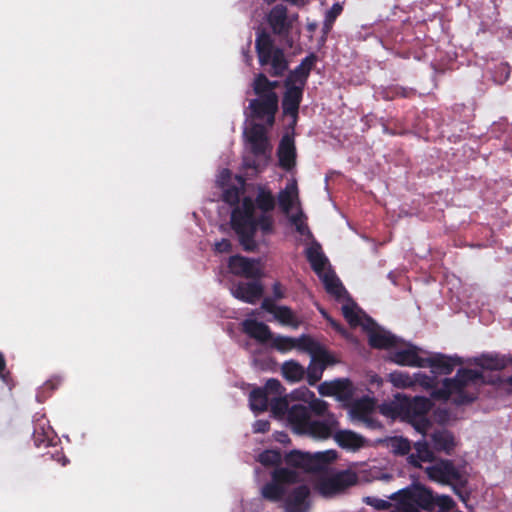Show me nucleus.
<instances>
[{
  "label": "nucleus",
  "instance_id": "nucleus-1",
  "mask_svg": "<svg viewBox=\"0 0 512 512\" xmlns=\"http://www.w3.org/2000/svg\"><path fill=\"white\" fill-rule=\"evenodd\" d=\"M276 207V199L270 188L258 185L255 199L244 197L240 206L231 212V227L238 236L243 250L255 252L257 230L263 235L274 233L275 220L271 214Z\"/></svg>",
  "mask_w": 512,
  "mask_h": 512
},
{
  "label": "nucleus",
  "instance_id": "nucleus-2",
  "mask_svg": "<svg viewBox=\"0 0 512 512\" xmlns=\"http://www.w3.org/2000/svg\"><path fill=\"white\" fill-rule=\"evenodd\" d=\"M482 372L469 368H461L457 371L453 378L443 380L441 387L435 389L432 393L433 397L439 400H448L451 395L455 394L454 402L458 405L472 403L476 396L469 394L465 388L470 383L482 380Z\"/></svg>",
  "mask_w": 512,
  "mask_h": 512
},
{
  "label": "nucleus",
  "instance_id": "nucleus-3",
  "mask_svg": "<svg viewBox=\"0 0 512 512\" xmlns=\"http://www.w3.org/2000/svg\"><path fill=\"white\" fill-rule=\"evenodd\" d=\"M427 477L433 481L443 485H450L454 493L462 500L466 501L468 492L466 486L468 479L449 459H439L425 468Z\"/></svg>",
  "mask_w": 512,
  "mask_h": 512
},
{
  "label": "nucleus",
  "instance_id": "nucleus-4",
  "mask_svg": "<svg viewBox=\"0 0 512 512\" xmlns=\"http://www.w3.org/2000/svg\"><path fill=\"white\" fill-rule=\"evenodd\" d=\"M255 50L261 66L270 65L269 74L272 77H281L288 69V61L283 49L274 45L271 35L264 29L257 32Z\"/></svg>",
  "mask_w": 512,
  "mask_h": 512
},
{
  "label": "nucleus",
  "instance_id": "nucleus-5",
  "mask_svg": "<svg viewBox=\"0 0 512 512\" xmlns=\"http://www.w3.org/2000/svg\"><path fill=\"white\" fill-rule=\"evenodd\" d=\"M336 458L337 454L334 450H327L312 454L295 449L286 453L284 461L289 467L309 473L325 470L326 467Z\"/></svg>",
  "mask_w": 512,
  "mask_h": 512
},
{
  "label": "nucleus",
  "instance_id": "nucleus-6",
  "mask_svg": "<svg viewBox=\"0 0 512 512\" xmlns=\"http://www.w3.org/2000/svg\"><path fill=\"white\" fill-rule=\"evenodd\" d=\"M358 482L357 474L351 470H342L319 478L316 489L325 498H331L344 492Z\"/></svg>",
  "mask_w": 512,
  "mask_h": 512
},
{
  "label": "nucleus",
  "instance_id": "nucleus-7",
  "mask_svg": "<svg viewBox=\"0 0 512 512\" xmlns=\"http://www.w3.org/2000/svg\"><path fill=\"white\" fill-rule=\"evenodd\" d=\"M249 108L254 118L260 120L267 118L268 124L272 125L278 111V96L276 93H271L264 97L252 99L249 102Z\"/></svg>",
  "mask_w": 512,
  "mask_h": 512
},
{
  "label": "nucleus",
  "instance_id": "nucleus-8",
  "mask_svg": "<svg viewBox=\"0 0 512 512\" xmlns=\"http://www.w3.org/2000/svg\"><path fill=\"white\" fill-rule=\"evenodd\" d=\"M228 267L236 276L248 279H259L262 276L260 260L234 255L229 258Z\"/></svg>",
  "mask_w": 512,
  "mask_h": 512
},
{
  "label": "nucleus",
  "instance_id": "nucleus-9",
  "mask_svg": "<svg viewBox=\"0 0 512 512\" xmlns=\"http://www.w3.org/2000/svg\"><path fill=\"white\" fill-rule=\"evenodd\" d=\"M399 500L410 501L412 504H416L423 509H429L434 504V496L432 492L420 485L407 487L399 490L395 493V497Z\"/></svg>",
  "mask_w": 512,
  "mask_h": 512
},
{
  "label": "nucleus",
  "instance_id": "nucleus-10",
  "mask_svg": "<svg viewBox=\"0 0 512 512\" xmlns=\"http://www.w3.org/2000/svg\"><path fill=\"white\" fill-rule=\"evenodd\" d=\"M246 136L250 143L252 154L256 157L263 156L268 159L271 147L265 127L262 124H254L246 132Z\"/></svg>",
  "mask_w": 512,
  "mask_h": 512
},
{
  "label": "nucleus",
  "instance_id": "nucleus-11",
  "mask_svg": "<svg viewBox=\"0 0 512 512\" xmlns=\"http://www.w3.org/2000/svg\"><path fill=\"white\" fill-rule=\"evenodd\" d=\"M317 62L315 53L307 55L298 66L291 70L284 80V86L297 85L298 87L305 88L307 80L310 76L312 69Z\"/></svg>",
  "mask_w": 512,
  "mask_h": 512
},
{
  "label": "nucleus",
  "instance_id": "nucleus-12",
  "mask_svg": "<svg viewBox=\"0 0 512 512\" xmlns=\"http://www.w3.org/2000/svg\"><path fill=\"white\" fill-rule=\"evenodd\" d=\"M278 165L285 171H291L296 165V146L294 135L285 133L277 148Z\"/></svg>",
  "mask_w": 512,
  "mask_h": 512
},
{
  "label": "nucleus",
  "instance_id": "nucleus-13",
  "mask_svg": "<svg viewBox=\"0 0 512 512\" xmlns=\"http://www.w3.org/2000/svg\"><path fill=\"white\" fill-rule=\"evenodd\" d=\"M285 92L282 98V109L283 113L287 116H291L294 119V123L297 120L299 107L303 99V87L297 85L284 86Z\"/></svg>",
  "mask_w": 512,
  "mask_h": 512
},
{
  "label": "nucleus",
  "instance_id": "nucleus-14",
  "mask_svg": "<svg viewBox=\"0 0 512 512\" xmlns=\"http://www.w3.org/2000/svg\"><path fill=\"white\" fill-rule=\"evenodd\" d=\"M423 364V368L429 367L435 374L448 375L452 373L456 365L462 364V360L458 357L454 358L437 353L431 357L424 358Z\"/></svg>",
  "mask_w": 512,
  "mask_h": 512
},
{
  "label": "nucleus",
  "instance_id": "nucleus-15",
  "mask_svg": "<svg viewBox=\"0 0 512 512\" xmlns=\"http://www.w3.org/2000/svg\"><path fill=\"white\" fill-rule=\"evenodd\" d=\"M310 489L307 485H300L294 488L286 498V512H308Z\"/></svg>",
  "mask_w": 512,
  "mask_h": 512
},
{
  "label": "nucleus",
  "instance_id": "nucleus-16",
  "mask_svg": "<svg viewBox=\"0 0 512 512\" xmlns=\"http://www.w3.org/2000/svg\"><path fill=\"white\" fill-rule=\"evenodd\" d=\"M287 421L294 432L297 434H304L308 425L312 421L309 413V407L306 404H293L289 411Z\"/></svg>",
  "mask_w": 512,
  "mask_h": 512
},
{
  "label": "nucleus",
  "instance_id": "nucleus-17",
  "mask_svg": "<svg viewBox=\"0 0 512 512\" xmlns=\"http://www.w3.org/2000/svg\"><path fill=\"white\" fill-rule=\"evenodd\" d=\"M263 291V285L259 281L239 282L232 289V295L242 302L255 304L262 297Z\"/></svg>",
  "mask_w": 512,
  "mask_h": 512
},
{
  "label": "nucleus",
  "instance_id": "nucleus-18",
  "mask_svg": "<svg viewBox=\"0 0 512 512\" xmlns=\"http://www.w3.org/2000/svg\"><path fill=\"white\" fill-rule=\"evenodd\" d=\"M388 359L400 366H408V367H419L423 368L424 358L420 357L418 354V348L416 346L410 345L408 348L392 350L389 352Z\"/></svg>",
  "mask_w": 512,
  "mask_h": 512
},
{
  "label": "nucleus",
  "instance_id": "nucleus-19",
  "mask_svg": "<svg viewBox=\"0 0 512 512\" xmlns=\"http://www.w3.org/2000/svg\"><path fill=\"white\" fill-rule=\"evenodd\" d=\"M432 449L435 452L452 455L457 445L454 434L447 429H438L430 434Z\"/></svg>",
  "mask_w": 512,
  "mask_h": 512
},
{
  "label": "nucleus",
  "instance_id": "nucleus-20",
  "mask_svg": "<svg viewBox=\"0 0 512 512\" xmlns=\"http://www.w3.org/2000/svg\"><path fill=\"white\" fill-rule=\"evenodd\" d=\"M287 7L283 4L275 5L268 14L267 21L272 31L276 35H286L291 29V23L288 21Z\"/></svg>",
  "mask_w": 512,
  "mask_h": 512
},
{
  "label": "nucleus",
  "instance_id": "nucleus-21",
  "mask_svg": "<svg viewBox=\"0 0 512 512\" xmlns=\"http://www.w3.org/2000/svg\"><path fill=\"white\" fill-rule=\"evenodd\" d=\"M414 452L407 457V462L414 468H422V462H434L436 457L432 446L426 440L416 441L413 445Z\"/></svg>",
  "mask_w": 512,
  "mask_h": 512
},
{
  "label": "nucleus",
  "instance_id": "nucleus-22",
  "mask_svg": "<svg viewBox=\"0 0 512 512\" xmlns=\"http://www.w3.org/2000/svg\"><path fill=\"white\" fill-rule=\"evenodd\" d=\"M337 361L332 354L327 352V359L317 356L316 359L311 358L310 364L305 371L306 380L310 386L316 385L322 378L323 372L327 366L335 364Z\"/></svg>",
  "mask_w": 512,
  "mask_h": 512
},
{
  "label": "nucleus",
  "instance_id": "nucleus-23",
  "mask_svg": "<svg viewBox=\"0 0 512 512\" xmlns=\"http://www.w3.org/2000/svg\"><path fill=\"white\" fill-rule=\"evenodd\" d=\"M242 329L245 334L260 343H266L272 339L270 327L255 319H247L243 321Z\"/></svg>",
  "mask_w": 512,
  "mask_h": 512
},
{
  "label": "nucleus",
  "instance_id": "nucleus-24",
  "mask_svg": "<svg viewBox=\"0 0 512 512\" xmlns=\"http://www.w3.org/2000/svg\"><path fill=\"white\" fill-rule=\"evenodd\" d=\"M338 424V421L333 416H330L323 421L312 420L304 434L310 435L314 438L327 439L333 434V431Z\"/></svg>",
  "mask_w": 512,
  "mask_h": 512
},
{
  "label": "nucleus",
  "instance_id": "nucleus-25",
  "mask_svg": "<svg viewBox=\"0 0 512 512\" xmlns=\"http://www.w3.org/2000/svg\"><path fill=\"white\" fill-rule=\"evenodd\" d=\"M334 440L343 449L357 451L364 447L365 438L352 430H339L334 433Z\"/></svg>",
  "mask_w": 512,
  "mask_h": 512
},
{
  "label": "nucleus",
  "instance_id": "nucleus-26",
  "mask_svg": "<svg viewBox=\"0 0 512 512\" xmlns=\"http://www.w3.org/2000/svg\"><path fill=\"white\" fill-rule=\"evenodd\" d=\"M294 344L295 348L307 352L313 359H316L318 355L321 356V358L327 359V352L329 351L309 335L303 334L295 338Z\"/></svg>",
  "mask_w": 512,
  "mask_h": 512
},
{
  "label": "nucleus",
  "instance_id": "nucleus-27",
  "mask_svg": "<svg viewBox=\"0 0 512 512\" xmlns=\"http://www.w3.org/2000/svg\"><path fill=\"white\" fill-rule=\"evenodd\" d=\"M298 199V187L295 181L288 183L286 187L278 193L277 201L280 209L288 215L293 208L294 201Z\"/></svg>",
  "mask_w": 512,
  "mask_h": 512
},
{
  "label": "nucleus",
  "instance_id": "nucleus-28",
  "mask_svg": "<svg viewBox=\"0 0 512 512\" xmlns=\"http://www.w3.org/2000/svg\"><path fill=\"white\" fill-rule=\"evenodd\" d=\"M306 258L310 263L312 270L318 275L324 271L325 266L328 263V259L324 255L319 243H314L306 249Z\"/></svg>",
  "mask_w": 512,
  "mask_h": 512
},
{
  "label": "nucleus",
  "instance_id": "nucleus-29",
  "mask_svg": "<svg viewBox=\"0 0 512 512\" xmlns=\"http://www.w3.org/2000/svg\"><path fill=\"white\" fill-rule=\"evenodd\" d=\"M375 402L370 397H362L356 400L350 408V414L353 420L361 421L363 418L373 414Z\"/></svg>",
  "mask_w": 512,
  "mask_h": 512
},
{
  "label": "nucleus",
  "instance_id": "nucleus-30",
  "mask_svg": "<svg viewBox=\"0 0 512 512\" xmlns=\"http://www.w3.org/2000/svg\"><path fill=\"white\" fill-rule=\"evenodd\" d=\"M476 364L486 370H503L507 367V358L499 354H483L477 359Z\"/></svg>",
  "mask_w": 512,
  "mask_h": 512
},
{
  "label": "nucleus",
  "instance_id": "nucleus-31",
  "mask_svg": "<svg viewBox=\"0 0 512 512\" xmlns=\"http://www.w3.org/2000/svg\"><path fill=\"white\" fill-rule=\"evenodd\" d=\"M369 345L376 349H389L397 343L396 337L384 332H371L368 338Z\"/></svg>",
  "mask_w": 512,
  "mask_h": 512
},
{
  "label": "nucleus",
  "instance_id": "nucleus-32",
  "mask_svg": "<svg viewBox=\"0 0 512 512\" xmlns=\"http://www.w3.org/2000/svg\"><path fill=\"white\" fill-rule=\"evenodd\" d=\"M250 408L254 412H264L269 406V397L261 387L254 388L249 395Z\"/></svg>",
  "mask_w": 512,
  "mask_h": 512
},
{
  "label": "nucleus",
  "instance_id": "nucleus-33",
  "mask_svg": "<svg viewBox=\"0 0 512 512\" xmlns=\"http://www.w3.org/2000/svg\"><path fill=\"white\" fill-rule=\"evenodd\" d=\"M33 441L35 446H49L52 441V428L46 423L39 421L34 426Z\"/></svg>",
  "mask_w": 512,
  "mask_h": 512
},
{
  "label": "nucleus",
  "instance_id": "nucleus-34",
  "mask_svg": "<svg viewBox=\"0 0 512 512\" xmlns=\"http://www.w3.org/2000/svg\"><path fill=\"white\" fill-rule=\"evenodd\" d=\"M274 317L281 325L289 326L293 329H297L301 324V320L288 306H280Z\"/></svg>",
  "mask_w": 512,
  "mask_h": 512
},
{
  "label": "nucleus",
  "instance_id": "nucleus-35",
  "mask_svg": "<svg viewBox=\"0 0 512 512\" xmlns=\"http://www.w3.org/2000/svg\"><path fill=\"white\" fill-rule=\"evenodd\" d=\"M283 376L291 382H298L305 376V369L297 361H286L282 365Z\"/></svg>",
  "mask_w": 512,
  "mask_h": 512
},
{
  "label": "nucleus",
  "instance_id": "nucleus-36",
  "mask_svg": "<svg viewBox=\"0 0 512 512\" xmlns=\"http://www.w3.org/2000/svg\"><path fill=\"white\" fill-rule=\"evenodd\" d=\"M271 477L273 481L279 483L281 486L285 484H295L300 481L299 474L295 470L283 467L274 469Z\"/></svg>",
  "mask_w": 512,
  "mask_h": 512
},
{
  "label": "nucleus",
  "instance_id": "nucleus-37",
  "mask_svg": "<svg viewBox=\"0 0 512 512\" xmlns=\"http://www.w3.org/2000/svg\"><path fill=\"white\" fill-rule=\"evenodd\" d=\"M430 410V402L425 397H415L409 402L405 409V416H427Z\"/></svg>",
  "mask_w": 512,
  "mask_h": 512
},
{
  "label": "nucleus",
  "instance_id": "nucleus-38",
  "mask_svg": "<svg viewBox=\"0 0 512 512\" xmlns=\"http://www.w3.org/2000/svg\"><path fill=\"white\" fill-rule=\"evenodd\" d=\"M286 494V489L275 481L265 484L262 488V496L270 501L278 502Z\"/></svg>",
  "mask_w": 512,
  "mask_h": 512
},
{
  "label": "nucleus",
  "instance_id": "nucleus-39",
  "mask_svg": "<svg viewBox=\"0 0 512 512\" xmlns=\"http://www.w3.org/2000/svg\"><path fill=\"white\" fill-rule=\"evenodd\" d=\"M323 283L327 293L333 295L337 299L341 298L343 293L346 292L341 281L334 274H324Z\"/></svg>",
  "mask_w": 512,
  "mask_h": 512
},
{
  "label": "nucleus",
  "instance_id": "nucleus-40",
  "mask_svg": "<svg viewBox=\"0 0 512 512\" xmlns=\"http://www.w3.org/2000/svg\"><path fill=\"white\" fill-rule=\"evenodd\" d=\"M291 406H289L288 400L286 396L273 397L270 400V408L271 412L277 418H283L285 415L288 417V411Z\"/></svg>",
  "mask_w": 512,
  "mask_h": 512
},
{
  "label": "nucleus",
  "instance_id": "nucleus-41",
  "mask_svg": "<svg viewBox=\"0 0 512 512\" xmlns=\"http://www.w3.org/2000/svg\"><path fill=\"white\" fill-rule=\"evenodd\" d=\"M390 447L395 455L408 456L412 446L409 439L402 436H396L390 439Z\"/></svg>",
  "mask_w": 512,
  "mask_h": 512
},
{
  "label": "nucleus",
  "instance_id": "nucleus-42",
  "mask_svg": "<svg viewBox=\"0 0 512 512\" xmlns=\"http://www.w3.org/2000/svg\"><path fill=\"white\" fill-rule=\"evenodd\" d=\"M408 423L420 434L425 435L428 429L431 427V422L427 418V416H405Z\"/></svg>",
  "mask_w": 512,
  "mask_h": 512
},
{
  "label": "nucleus",
  "instance_id": "nucleus-43",
  "mask_svg": "<svg viewBox=\"0 0 512 512\" xmlns=\"http://www.w3.org/2000/svg\"><path fill=\"white\" fill-rule=\"evenodd\" d=\"M269 79L263 73L256 75L253 81V91L258 97H264L270 93L269 91Z\"/></svg>",
  "mask_w": 512,
  "mask_h": 512
},
{
  "label": "nucleus",
  "instance_id": "nucleus-44",
  "mask_svg": "<svg viewBox=\"0 0 512 512\" xmlns=\"http://www.w3.org/2000/svg\"><path fill=\"white\" fill-rule=\"evenodd\" d=\"M272 346L280 352H287L295 348V338L288 336H272Z\"/></svg>",
  "mask_w": 512,
  "mask_h": 512
},
{
  "label": "nucleus",
  "instance_id": "nucleus-45",
  "mask_svg": "<svg viewBox=\"0 0 512 512\" xmlns=\"http://www.w3.org/2000/svg\"><path fill=\"white\" fill-rule=\"evenodd\" d=\"M390 382L397 388H408L413 385V380L408 373L392 372L389 374Z\"/></svg>",
  "mask_w": 512,
  "mask_h": 512
},
{
  "label": "nucleus",
  "instance_id": "nucleus-46",
  "mask_svg": "<svg viewBox=\"0 0 512 512\" xmlns=\"http://www.w3.org/2000/svg\"><path fill=\"white\" fill-rule=\"evenodd\" d=\"M261 388L265 390V393L268 395V397L270 395L274 397H280L283 396L285 392V388L282 386L281 382L275 378L268 379L264 387Z\"/></svg>",
  "mask_w": 512,
  "mask_h": 512
},
{
  "label": "nucleus",
  "instance_id": "nucleus-47",
  "mask_svg": "<svg viewBox=\"0 0 512 512\" xmlns=\"http://www.w3.org/2000/svg\"><path fill=\"white\" fill-rule=\"evenodd\" d=\"M335 396L341 398L350 397L352 394V384L348 379L334 380Z\"/></svg>",
  "mask_w": 512,
  "mask_h": 512
},
{
  "label": "nucleus",
  "instance_id": "nucleus-48",
  "mask_svg": "<svg viewBox=\"0 0 512 512\" xmlns=\"http://www.w3.org/2000/svg\"><path fill=\"white\" fill-rule=\"evenodd\" d=\"M281 458V453L275 450H265L259 455V461L264 466L278 465Z\"/></svg>",
  "mask_w": 512,
  "mask_h": 512
},
{
  "label": "nucleus",
  "instance_id": "nucleus-49",
  "mask_svg": "<svg viewBox=\"0 0 512 512\" xmlns=\"http://www.w3.org/2000/svg\"><path fill=\"white\" fill-rule=\"evenodd\" d=\"M342 313L350 326L356 327L360 324V318L355 310V304H345L342 306Z\"/></svg>",
  "mask_w": 512,
  "mask_h": 512
},
{
  "label": "nucleus",
  "instance_id": "nucleus-50",
  "mask_svg": "<svg viewBox=\"0 0 512 512\" xmlns=\"http://www.w3.org/2000/svg\"><path fill=\"white\" fill-rule=\"evenodd\" d=\"M306 407H309V413L317 416H324L328 411V403L321 399H313Z\"/></svg>",
  "mask_w": 512,
  "mask_h": 512
},
{
  "label": "nucleus",
  "instance_id": "nucleus-51",
  "mask_svg": "<svg viewBox=\"0 0 512 512\" xmlns=\"http://www.w3.org/2000/svg\"><path fill=\"white\" fill-rule=\"evenodd\" d=\"M222 199L229 205H235V207L239 206L240 200V190L236 186H232L227 188L222 195Z\"/></svg>",
  "mask_w": 512,
  "mask_h": 512
},
{
  "label": "nucleus",
  "instance_id": "nucleus-52",
  "mask_svg": "<svg viewBox=\"0 0 512 512\" xmlns=\"http://www.w3.org/2000/svg\"><path fill=\"white\" fill-rule=\"evenodd\" d=\"M342 11L343 6L339 2L334 3L332 7L327 11L325 18L328 19L329 22H335Z\"/></svg>",
  "mask_w": 512,
  "mask_h": 512
},
{
  "label": "nucleus",
  "instance_id": "nucleus-53",
  "mask_svg": "<svg viewBox=\"0 0 512 512\" xmlns=\"http://www.w3.org/2000/svg\"><path fill=\"white\" fill-rule=\"evenodd\" d=\"M366 503L377 510H386L390 507V503L388 501L375 497H367Z\"/></svg>",
  "mask_w": 512,
  "mask_h": 512
},
{
  "label": "nucleus",
  "instance_id": "nucleus-54",
  "mask_svg": "<svg viewBox=\"0 0 512 512\" xmlns=\"http://www.w3.org/2000/svg\"><path fill=\"white\" fill-rule=\"evenodd\" d=\"M318 392L322 396H335L334 381L321 383L318 387Z\"/></svg>",
  "mask_w": 512,
  "mask_h": 512
},
{
  "label": "nucleus",
  "instance_id": "nucleus-55",
  "mask_svg": "<svg viewBox=\"0 0 512 512\" xmlns=\"http://www.w3.org/2000/svg\"><path fill=\"white\" fill-rule=\"evenodd\" d=\"M214 250L217 253H229L232 250V244L228 239H221L214 244Z\"/></svg>",
  "mask_w": 512,
  "mask_h": 512
},
{
  "label": "nucleus",
  "instance_id": "nucleus-56",
  "mask_svg": "<svg viewBox=\"0 0 512 512\" xmlns=\"http://www.w3.org/2000/svg\"><path fill=\"white\" fill-rule=\"evenodd\" d=\"M360 422H362L365 425V427L372 430L382 428L381 422L377 418H375L373 414H370L369 416L363 418Z\"/></svg>",
  "mask_w": 512,
  "mask_h": 512
},
{
  "label": "nucleus",
  "instance_id": "nucleus-57",
  "mask_svg": "<svg viewBox=\"0 0 512 512\" xmlns=\"http://www.w3.org/2000/svg\"><path fill=\"white\" fill-rule=\"evenodd\" d=\"M261 307L266 312L271 313L275 316L280 306L276 305L273 299L266 297L263 299Z\"/></svg>",
  "mask_w": 512,
  "mask_h": 512
},
{
  "label": "nucleus",
  "instance_id": "nucleus-58",
  "mask_svg": "<svg viewBox=\"0 0 512 512\" xmlns=\"http://www.w3.org/2000/svg\"><path fill=\"white\" fill-rule=\"evenodd\" d=\"M400 505L395 512H420L418 507L412 504L410 501L399 500Z\"/></svg>",
  "mask_w": 512,
  "mask_h": 512
},
{
  "label": "nucleus",
  "instance_id": "nucleus-59",
  "mask_svg": "<svg viewBox=\"0 0 512 512\" xmlns=\"http://www.w3.org/2000/svg\"><path fill=\"white\" fill-rule=\"evenodd\" d=\"M270 429V423L267 420H257L253 425L255 433H265Z\"/></svg>",
  "mask_w": 512,
  "mask_h": 512
},
{
  "label": "nucleus",
  "instance_id": "nucleus-60",
  "mask_svg": "<svg viewBox=\"0 0 512 512\" xmlns=\"http://www.w3.org/2000/svg\"><path fill=\"white\" fill-rule=\"evenodd\" d=\"M244 166L248 169H253L255 172L259 173L264 169V165H260V163L255 159H244Z\"/></svg>",
  "mask_w": 512,
  "mask_h": 512
},
{
  "label": "nucleus",
  "instance_id": "nucleus-61",
  "mask_svg": "<svg viewBox=\"0 0 512 512\" xmlns=\"http://www.w3.org/2000/svg\"><path fill=\"white\" fill-rule=\"evenodd\" d=\"M272 292L274 299L276 300H281L285 297L284 290L280 282H275L272 285Z\"/></svg>",
  "mask_w": 512,
  "mask_h": 512
},
{
  "label": "nucleus",
  "instance_id": "nucleus-62",
  "mask_svg": "<svg viewBox=\"0 0 512 512\" xmlns=\"http://www.w3.org/2000/svg\"><path fill=\"white\" fill-rule=\"evenodd\" d=\"M498 70L501 73V77H502L501 82L506 81L509 78V75H510V66L507 63H501L498 66Z\"/></svg>",
  "mask_w": 512,
  "mask_h": 512
},
{
  "label": "nucleus",
  "instance_id": "nucleus-63",
  "mask_svg": "<svg viewBox=\"0 0 512 512\" xmlns=\"http://www.w3.org/2000/svg\"><path fill=\"white\" fill-rule=\"evenodd\" d=\"M305 219L304 213L300 210L298 213L290 216V222L296 226L299 222H302Z\"/></svg>",
  "mask_w": 512,
  "mask_h": 512
},
{
  "label": "nucleus",
  "instance_id": "nucleus-64",
  "mask_svg": "<svg viewBox=\"0 0 512 512\" xmlns=\"http://www.w3.org/2000/svg\"><path fill=\"white\" fill-rule=\"evenodd\" d=\"M394 94L396 96H401V97H409V95L411 94V90H407L405 88H395L394 89Z\"/></svg>",
  "mask_w": 512,
  "mask_h": 512
}]
</instances>
